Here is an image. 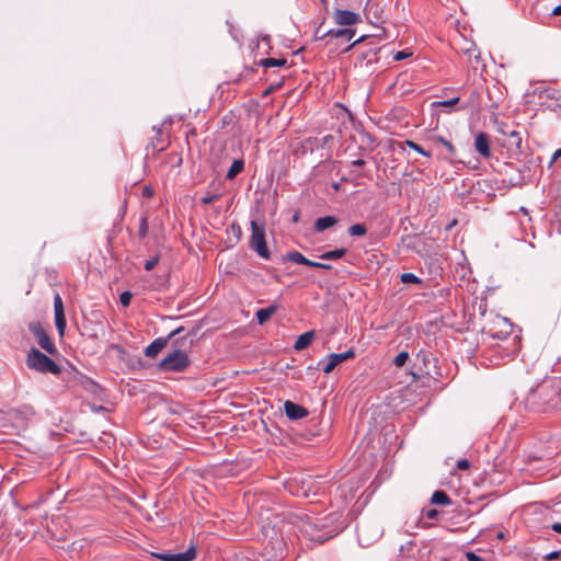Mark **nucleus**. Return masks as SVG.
Instances as JSON below:
<instances>
[{
    "instance_id": "nucleus-35",
    "label": "nucleus",
    "mask_w": 561,
    "mask_h": 561,
    "mask_svg": "<svg viewBox=\"0 0 561 561\" xmlns=\"http://www.w3.org/2000/svg\"><path fill=\"white\" fill-rule=\"evenodd\" d=\"M159 262V255H156L154 257L146 261L145 263V270L146 271H151L154 268V266L158 264Z\"/></svg>"
},
{
    "instance_id": "nucleus-58",
    "label": "nucleus",
    "mask_w": 561,
    "mask_h": 561,
    "mask_svg": "<svg viewBox=\"0 0 561 561\" xmlns=\"http://www.w3.org/2000/svg\"><path fill=\"white\" fill-rule=\"evenodd\" d=\"M277 87H279V84H277ZM275 88H276V85H272V87H271V90H273V89H275Z\"/></svg>"
},
{
    "instance_id": "nucleus-5",
    "label": "nucleus",
    "mask_w": 561,
    "mask_h": 561,
    "mask_svg": "<svg viewBox=\"0 0 561 561\" xmlns=\"http://www.w3.org/2000/svg\"><path fill=\"white\" fill-rule=\"evenodd\" d=\"M497 131L502 135L501 142L508 151L517 153L522 151L523 138L516 129L505 123H501Z\"/></svg>"
},
{
    "instance_id": "nucleus-54",
    "label": "nucleus",
    "mask_w": 561,
    "mask_h": 561,
    "mask_svg": "<svg viewBox=\"0 0 561 561\" xmlns=\"http://www.w3.org/2000/svg\"><path fill=\"white\" fill-rule=\"evenodd\" d=\"M244 72H245V75L248 76V75H250V73H252V72H253V69H251V68H245V69H244Z\"/></svg>"
},
{
    "instance_id": "nucleus-33",
    "label": "nucleus",
    "mask_w": 561,
    "mask_h": 561,
    "mask_svg": "<svg viewBox=\"0 0 561 561\" xmlns=\"http://www.w3.org/2000/svg\"><path fill=\"white\" fill-rule=\"evenodd\" d=\"M219 197H220V194H206L205 196H203L201 198V203L204 205H208V204H211L215 201H217Z\"/></svg>"
},
{
    "instance_id": "nucleus-34",
    "label": "nucleus",
    "mask_w": 561,
    "mask_h": 561,
    "mask_svg": "<svg viewBox=\"0 0 561 561\" xmlns=\"http://www.w3.org/2000/svg\"><path fill=\"white\" fill-rule=\"evenodd\" d=\"M131 297L133 295L130 291H124L119 296V301L124 307H128L130 305Z\"/></svg>"
},
{
    "instance_id": "nucleus-40",
    "label": "nucleus",
    "mask_w": 561,
    "mask_h": 561,
    "mask_svg": "<svg viewBox=\"0 0 561 561\" xmlns=\"http://www.w3.org/2000/svg\"><path fill=\"white\" fill-rule=\"evenodd\" d=\"M561 551H551L545 556V560L552 561L560 557Z\"/></svg>"
},
{
    "instance_id": "nucleus-1",
    "label": "nucleus",
    "mask_w": 561,
    "mask_h": 561,
    "mask_svg": "<svg viewBox=\"0 0 561 561\" xmlns=\"http://www.w3.org/2000/svg\"><path fill=\"white\" fill-rule=\"evenodd\" d=\"M558 404L553 379L548 378L533 387L524 401L525 409L536 414L551 413Z\"/></svg>"
},
{
    "instance_id": "nucleus-30",
    "label": "nucleus",
    "mask_w": 561,
    "mask_h": 561,
    "mask_svg": "<svg viewBox=\"0 0 561 561\" xmlns=\"http://www.w3.org/2000/svg\"><path fill=\"white\" fill-rule=\"evenodd\" d=\"M333 139H334V137H333L332 135H327V136H324V137H323V138H321V139H318V138H313V139H312V138H309V139H308V141H309L310 144H314L317 147H321V148H323V147L328 146L330 142H332V141H333Z\"/></svg>"
},
{
    "instance_id": "nucleus-47",
    "label": "nucleus",
    "mask_w": 561,
    "mask_h": 561,
    "mask_svg": "<svg viewBox=\"0 0 561 561\" xmlns=\"http://www.w3.org/2000/svg\"><path fill=\"white\" fill-rule=\"evenodd\" d=\"M552 379H553V388L557 391V398H558L559 396H561V386H558L556 378H552Z\"/></svg>"
},
{
    "instance_id": "nucleus-10",
    "label": "nucleus",
    "mask_w": 561,
    "mask_h": 561,
    "mask_svg": "<svg viewBox=\"0 0 561 561\" xmlns=\"http://www.w3.org/2000/svg\"><path fill=\"white\" fill-rule=\"evenodd\" d=\"M355 356V352L353 350H348L344 353H332L328 357V363L323 366L322 370L324 374H330L334 370V368L341 363L351 359Z\"/></svg>"
},
{
    "instance_id": "nucleus-18",
    "label": "nucleus",
    "mask_w": 561,
    "mask_h": 561,
    "mask_svg": "<svg viewBox=\"0 0 561 561\" xmlns=\"http://www.w3.org/2000/svg\"><path fill=\"white\" fill-rule=\"evenodd\" d=\"M278 306L271 305L267 308H262L256 311V319L260 324H264L270 320V318L276 312Z\"/></svg>"
},
{
    "instance_id": "nucleus-15",
    "label": "nucleus",
    "mask_w": 561,
    "mask_h": 561,
    "mask_svg": "<svg viewBox=\"0 0 561 561\" xmlns=\"http://www.w3.org/2000/svg\"><path fill=\"white\" fill-rule=\"evenodd\" d=\"M325 35L332 38H343L345 41H351L355 36V30L352 28H331L325 32Z\"/></svg>"
},
{
    "instance_id": "nucleus-24",
    "label": "nucleus",
    "mask_w": 561,
    "mask_h": 561,
    "mask_svg": "<svg viewBox=\"0 0 561 561\" xmlns=\"http://www.w3.org/2000/svg\"><path fill=\"white\" fill-rule=\"evenodd\" d=\"M11 414L14 419L21 417L22 420H27L31 415L34 414V411L31 407L23 405L19 409L12 410Z\"/></svg>"
},
{
    "instance_id": "nucleus-3",
    "label": "nucleus",
    "mask_w": 561,
    "mask_h": 561,
    "mask_svg": "<svg viewBox=\"0 0 561 561\" xmlns=\"http://www.w3.org/2000/svg\"><path fill=\"white\" fill-rule=\"evenodd\" d=\"M250 248L255 251L261 257L268 260L271 257L270 250L265 240V224H259L255 220L251 221V237L249 241Z\"/></svg>"
},
{
    "instance_id": "nucleus-36",
    "label": "nucleus",
    "mask_w": 561,
    "mask_h": 561,
    "mask_svg": "<svg viewBox=\"0 0 561 561\" xmlns=\"http://www.w3.org/2000/svg\"><path fill=\"white\" fill-rule=\"evenodd\" d=\"M458 101H459V98H454V99H450L447 101L435 102L434 105H436V106H453L456 103H458Z\"/></svg>"
},
{
    "instance_id": "nucleus-44",
    "label": "nucleus",
    "mask_w": 561,
    "mask_h": 561,
    "mask_svg": "<svg viewBox=\"0 0 561 561\" xmlns=\"http://www.w3.org/2000/svg\"><path fill=\"white\" fill-rule=\"evenodd\" d=\"M314 268L331 270L332 265L327 263L317 262Z\"/></svg>"
},
{
    "instance_id": "nucleus-26",
    "label": "nucleus",
    "mask_w": 561,
    "mask_h": 561,
    "mask_svg": "<svg viewBox=\"0 0 561 561\" xmlns=\"http://www.w3.org/2000/svg\"><path fill=\"white\" fill-rule=\"evenodd\" d=\"M347 232L351 237H362L366 234L367 227L365 224H355L348 228Z\"/></svg>"
},
{
    "instance_id": "nucleus-31",
    "label": "nucleus",
    "mask_w": 561,
    "mask_h": 561,
    "mask_svg": "<svg viewBox=\"0 0 561 561\" xmlns=\"http://www.w3.org/2000/svg\"><path fill=\"white\" fill-rule=\"evenodd\" d=\"M409 359V353L407 351L400 352L393 359V364L397 367H402Z\"/></svg>"
},
{
    "instance_id": "nucleus-45",
    "label": "nucleus",
    "mask_w": 561,
    "mask_h": 561,
    "mask_svg": "<svg viewBox=\"0 0 561 561\" xmlns=\"http://www.w3.org/2000/svg\"><path fill=\"white\" fill-rule=\"evenodd\" d=\"M142 195H144L145 197H151V196L153 195V191H152V188H150V187L146 186V187L144 188V191H142Z\"/></svg>"
},
{
    "instance_id": "nucleus-57",
    "label": "nucleus",
    "mask_w": 561,
    "mask_h": 561,
    "mask_svg": "<svg viewBox=\"0 0 561 561\" xmlns=\"http://www.w3.org/2000/svg\"><path fill=\"white\" fill-rule=\"evenodd\" d=\"M499 538H500V539H503V538H504V535H503L502 533H501V534H499Z\"/></svg>"
},
{
    "instance_id": "nucleus-16",
    "label": "nucleus",
    "mask_w": 561,
    "mask_h": 561,
    "mask_svg": "<svg viewBox=\"0 0 561 561\" xmlns=\"http://www.w3.org/2000/svg\"><path fill=\"white\" fill-rule=\"evenodd\" d=\"M287 260L293 263L306 265L309 267H314V265L317 263L316 261H311V260L307 259L304 254H301L298 251L288 252Z\"/></svg>"
},
{
    "instance_id": "nucleus-11",
    "label": "nucleus",
    "mask_w": 561,
    "mask_h": 561,
    "mask_svg": "<svg viewBox=\"0 0 561 561\" xmlns=\"http://www.w3.org/2000/svg\"><path fill=\"white\" fill-rule=\"evenodd\" d=\"M284 411H285L286 416L289 420H294V421L304 419L309 413L306 408H304L302 405H299L297 403H294L293 401H289V400L285 401Z\"/></svg>"
},
{
    "instance_id": "nucleus-51",
    "label": "nucleus",
    "mask_w": 561,
    "mask_h": 561,
    "mask_svg": "<svg viewBox=\"0 0 561 561\" xmlns=\"http://www.w3.org/2000/svg\"><path fill=\"white\" fill-rule=\"evenodd\" d=\"M552 14H553V15H561V5H557V7L553 9Z\"/></svg>"
},
{
    "instance_id": "nucleus-13",
    "label": "nucleus",
    "mask_w": 561,
    "mask_h": 561,
    "mask_svg": "<svg viewBox=\"0 0 561 561\" xmlns=\"http://www.w3.org/2000/svg\"><path fill=\"white\" fill-rule=\"evenodd\" d=\"M169 340L167 337H159L152 341L145 350V355L147 357H156L167 345Z\"/></svg>"
},
{
    "instance_id": "nucleus-39",
    "label": "nucleus",
    "mask_w": 561,
    "mask_h": 561,
    "mask_svg": "<svg viewBox=\"0 0 561 561\" xmlns=\"http://www.w3.org/2000/svg\"><path fill=\"white\" fill-rule=\"evenodd\" d=\"M366 38H368V36L366 35H363L360 36L359 38H357L354 43H352L350 46H347L344 51L347 53L350 51L353 47H355L356 45H358L359 43L364 42Z\"/></svg>"
},
{
    "instance_id": "nucleus-9",
    "label": "nucleus",
    "mask_w": 561,
    "mask_h": 561,
    "mask_svg": "<svg viewBox=\"0 0 561 561\" xmlns=\"http://www.w3.org/2000/svg\"><path fill=\"white\" fill-rule=\"evenodd\" d=\"M333 20L337 25L341 26H351L362 21L359 14L353 11L341 9H335L333 13Z\"/></svg>"
},
{
    "instance_id": "nucleus-7",
    "label": "nucleus",
    "mask_w": 561,
    "mask_h": 561,
    "mask_svg": "<svg viewBox=\"0 0 561 561\" xmlns=\"http://www.w3.org/2000/svg\"><path fill=\"white\" fill-rule=\"evenodd\" d=\"M152 556L162 561H192L196 558V549L190 547L186 551L180 553L153 552Z\"/></svg>"
},
{
    "instance_id": "nucleus-46",
    "label": "nucleus",
    "mask_w": 561,
    "mask_h": 561,
    "mask_svg": "<svg viewBox=\"0 0 561 561\" xmlns=\"http://www.w3.org/2000/svg\"><path fill=\"white\" fill-rule=\"evenodd\" d=\"M366 164V162L363 159H357L352 162V165L362 168Z\"/></svg>"
},
{
    "instance_id": "nucleus-8",
    "label": "nucleus",
    "mask_w": 561,
    "mask_h": 561,
    "mask_svg": "<svg viewBox=\"0 0 561 561\" xmlns=\"http://www.w3.org/2000/svg\"><path fill=\"white\" fill-rule=\"evenodd\" d=\"M54 312H55V324L60 336H64L66 330V317L64 310V302L59 294L54 297Z\"/></svg>"
},
{
    "instance_id": "nucleus-37",
    "label": "nucleus",
    "mask_w": 561,
    "mask_h": 561,
    "mask_svg": "<svg viewBox=\"0 0 561 561\" xmlns=\"http://www.w3.org/2000/svg\"><path fill=\"white\" fill-rule=\"evenodd\" d=\"M457 468H458L459 470H467V469H469V468H470V461H469V460H467V459H459V460L457 461Z\"/></svg>"
},
{
    "instance_id": "nucleus-50",
    "label": "nucleus",
    "mask_w": 561,
    "mask_h": 561,
    "mask_svg": "<svg viewBox=\"0 0 561 561\" xmlns=\"http://www.w3.org/2000/svg\"><path fill=\"white\" fill-rule=\"evenodd\" d=\"M559 158H561V148L553 153L552 162L558 160Z\"/></svg>"
},
{
    "instance_id": "nucleus-42",
    "label": "nucleus",
    "mask_w": 561,
    "mask_h": 561,
    "mask_svg": "<svg viewBox=\"0 0 561 561\" xmlns=\"http://www.w3.org/2000/svg\"><path fill=\"white\" fill-rule=\"evenodd\" d=\"M466 557L468 561H483V559L477 556L474 552H467Z\"/></svg>"
},
{
    "instance_id": "nucleus-53",
    "label": "nucleus",
    "mask_w": 561,
    "mask_h": 561,
    "mask_svg": "<svg viewBox=\"0 0 561 561\" xmlns=\"http://www.w3.org/2000/svg\"><path fill=\"white\" fill-rule=\"evenodd\" d=\"M299 220V213H296L294 216H293V221L294 222H297Z\"/></svg>"
},
{
    "instance_id": "nucleus-41",
    "label": "nucleus",
    "mask_w": 561,
    "mask_h": 561,
    "mask_svg": "<svg viewBox=\"0 0 561 561\" xmlns=\"http://www.w3.org/2000/svg\"><path fill=\"white\" fill-rule=\"evenodd\" d=\"M425 516L428 518V519H435L437 516H438V511L435 510V508H431L428 511L425 512Z\"/></svg>"
},
{
    "instance_id": "nucleus-27",
    "label": "nucleus",
    "mask_w": 561,
    "mask_h": 561,
    "mask_svg": "<svg viewBox=\"0 0 561 561\" xmlns=\"http://www.w3.org/2000/svg\"><path fill=\"white\" fill-rule=\"evenodd\" d=\"M400 280L403 284L423 285V279L413 273H403L400 275Z\"/></svg>"
},
{
    "instance_id": "nucleus-23",
    "label": "nucleus",
    "mask_w": 561,
    "mask_h": 561,
    "mask_svg": "<svg viewBox=\"0 0 561 561\" xmlns=\"http://www.w3.org/2000/svg\"><path fill=\"white\" fill-rule=\"evenodd\" d=\"M227 234L229 236V238L233 237L234 243L239 242L242 237L241 226L236 221L231 222L227 228Z\"/></svg>"
},
{
    "instance_id": "nucleus-28",
    "label": "nucleus",
    "mask_w": 561,
    "mask_h": 561,
    "mask_svg": "<svg viewBox=\"0 0 561 561\" xmlns=\"http://www.w3.org/2000/svg\"><path fill=\"white\" fill-rule=\"evenodd\" d=\"M148 231H149L148 217L146 215H142L139 219V229H138L139 238L145 239L148 236Z\"/></svg>"
},
{
    "instance_id": "nucleus-6",
    "label": "nucleus",
    "mask_w": 561,
    "mask_h": 561,
    "mask_svg": "<svg viewBox=\"0 0 561 561\" xmlns=\"http://www.w3.org/2000/svg\"><path fill=\"white\" fill-rule=\"evenodd\" d=\"M28 330L36 337L37 344L45 350L48 354L55 355L57 354V347L54 342L50 340L46 330L39 321H33L28 323Z\"/></svg>"
},
{
    "instance_id": "nucleus-32",
    "label": "nucleus",
    "mask_w": 561,
    "mask_h": 561,
    "mask_svg": "<svg viewBox=\"0 0 561 561\" xmlns=\"http://www.w3.org/2000/svg\"><path fill=\"white\" fill-rule=\"evenodd\" d=\"M405 144L412 148L413 150H415L416 152L425 156V157H431V153L426 150H424L420 145H417L416 142L412 141V140H407Z\"/></svg>"
},
{
    "instance_id": "nucleus-14",
    "label": "nucleus",
    "mask_w": 561,
    "mask_h": 561,
    "mask_svg": "<svg viewBox=\"0 0 561 561\" xmlns=\"http://www.w3.org/2000/svg\"><path fill=\"white\" fill-rule=\"evenodd\" d=\"M339 222V219L335 216H324L316 219L314 221V231L323 232L324 230L335 226Z\"/></svg>"
},
{
    "instance_id": "nucleus-2",
    "label": "nucleus",
    "mask_w": 561,
    "mask_h": 561,
    "mask_svg": "<svg viewBox=\"0 0 561 561\" xmlns=\"http://www.w3.org/2000/svg\"><path fill=\"white\" fill-rule=\"evenodd\" d=\"M26 365L30 369L46 374L60 375L61 367L46 354L32 347L26 356Z\"/></svg>"
},
{
    "instance_id": "nucleus-17",
    "label": "nucleus",
    "mask_w": 561,
    "mask_h": 561,
    "mask_svg": "<svg viewBox=\"0 0 561 561\" xmlns=\"http://www.w3.org/2000/svg\"><path fill=\"white\" fill-rule=\"evenodd\" d=\"M313 337H314L313 331H308V332L302 333L301 335L298 336L297 341L295 342L294 348L296 351H301V350L307 348L311 344Z\"/></svg>"
},
{
    "instance_id": "nucleus-43",
    "label": "nucleus",
    "mask_w": 561,
    "mask_h": 561,
    "mask_svg": "<svg viewBox=\"0 0 561 561\" xmlns=\"http://www.w3.org/2000/svg\"><path fill=\"white\" fill-rule=\"evenodd\" d=\"M313 36H314V39H316V41H322V39H324L325 37H329V35H325V32H324V33H321V32H320V27H318V28L316 30V32H314V35H313Z\"/></svg>"
},
{
    "instance_id": "nucleus-25",
    "label": "nucleus",
    "mask_w": 561,
    "mask_h": 561,
    "mask_svg": "<svg viewBox=\"0 0 561 561\" xmlns=\"http://www.w3.org/2000/svg\"><path fill=\"white\" fill-rule=\"evenodd\" d=\"M380 49L377 47H369L365 51L360 53L358 58L367 60L368 64L377 61V54Z\"/></svg>"
},
{
    "instance_id": "nucleus-59",
    "label": "nucleus",
    "mask_w": 561,
    "mask_h": 561,
    "mask_svg": "<svg viewBox=\"0 0 561 561\" xmlns=\"http://www.w3.org/2000/svg\"><path fill=\"white\" fill-rule=\"evenodd\" d=\"M559 116L561 117V106H560V113H559Z\"/></svg>"
},
{
    "instance_id": "nucleus-22",
    "label": "nucleus",
    "mask_w": 561,
    "mask_h": 561,
    "mask_svg": "<svg viewBox=\"0 0 561 561\" xmlns=\"http://www.w3.org/2000/svg\"><path fill=\"white\" fill-rule=\"evenodd\" d=\"M347 250L345 248L334 249L331 251H327L322 253L319 257L321 260H339L346 254Z\"/></svg>"
},
{
    "instance_id": "nucleus-21",
    "label": "nucleus",
    "mask_w": 561,
    "mask_h": 561,
    "mask_svg": "<svg viewBox=\"0 0 561 561\" xmlns=\"http://www.w3.org/2000/svg\"><path fill=\"white\" fill-rule=\"evenodd\" d=\"M287 64V60L285 58H264L261 59L257 65L264 68H271V67H283Z\"/></svg>"
},
{
    "instance_id": "nucleus-48",
    "label": "nucleus",
    "mask_w": 561,
    "mask_h": 561,
    "mask_svg": "<svg viewBox=\"0 0 561 561\" xmlns=\"http://www.w3.org/2000/svg\"><path fill=\"white\" fill-rule=\"evenodd\" d=\"M551 529L558 534H561V523H554L552 526H551Z\"/></svg>"
},
{
    "instance_id": "nucleus-56",
    "label": "nucleus",
    "mask_w": 561,
    "mask_h": 561,
    "mask_svg": "<svg viewBox=\"0 0 561 561\" xmlns=\"http://www.w3.org/2000/svg\"><path fill=\"white\" fill-rule=\"evenodd\" d=\"M332 186H333V188H334L335 191H339V190H340V184H339V183H334Z\"/></svg>"
},
{
    "instance_id": "nucleus-4",
    "label": "nucleus",
    "mask_w": 561,
    "mask_h": 561,
    "mask_svg": "<svg viewBox=\"0 0 561 561\" xmlns=\"http://www.w3.org/2000/svg\"><path fill=\"white\" fill-rule=\"evenodd\" d=\"M191 364V360L185 351L174 350L165 356L158 365L162 371H184Z\"/></svg>"
},
{
    "instance_id": "nucleus-55",
    "label": "nucleus",
    "mask_w": 561,
    "mask_h": 561,
    "mask_svg": "<svg viewBox=\"0 0 561 561\" xmlns=\"http://www.w3.org/2000/svg\"><path fill=\"white\" fill-rule=\"evenodd\" d=\"M320 1L324 5V9L328 10V0H320Z\"/></svg>"
},
{
    "instance_id": "nucleus-20",
    "label": "nucleus",
    "mask_w": 561,
    "mask_h": 561,
    "mask_svg": "<svg viewBox=\"0 0 561 561\" xmlns=\"http://www.w3.org/2000/svg\"><path fill=\"white\" fill-rule=\"evenodd\" d=\"M244 169V161L242 159H236L233 160L232 164L230 165L226 178L228 180L234 179L242 170Z\"/></svg>"
},
{
    "instance_id": "nucleus-12",
    "label": "nucleus",
    "mask_w": 561,
    "mask_h": 561,
    "mask_svg": "<svg viewBox=\"0 0 561 561\" xmlns=\"http://www.w3.org/2000/svg\"><path fill=\"white\" fill-rule=\"evenodd\" d=\"M474 149L483 158L491 157L490 138L485 133H479L474 138Z\"/></svg>"
},
{
    "instance_id": "nucleus-52",
    "label": "nucleus",
    "mask_w": 561,
    "mask_h": 561,
    "mask_svg": "<svg viewBox=\"0 0 561 561\" xmlns=\"http://www.w3.org/2000/svg\"><path fill=\"white\" fill-rule=\"evenodd\" d=\"M192 335H195V330L188 332L185 336L181 337L180 340L185 341L187 336H192Z\"/></svg>"
},
{
    "instance_id": "nucleus-38",
    "label": "nucleus",
    "mask_w": 561,
    "mask_h": 561,
    "mask_svg": "<svg viewBox=\"0 0 561 561\" xmlns=\"http://www.w3.org/2000/svg\"><path fill=\"white\" fill-rule=\"evenodd\" d=\"M184 331H185L184 327H179L178 329L170 332L169 335L167 336V339L170 341L172 337L182 334Z\"/></svg>"
},
{
    "instance_id": "nucleus-49",
    "label": "nucleus",
    "mask_w": 561,
    "mask_h": 561,
    "mask_svg": "<svg viewBox=\"0 0 561 561\" xmlns=\"http://www.w3.org/2000/svg\"><path fill=\"white\" fill-rule=\"evenodd\" d=\"M408 55L404 53V51H399L397 53L394 59L396 60H402L403 58H405Z\"/></svg>"
},
{
    "instance_id": "nucleus-29",
    "label": "nucleus",
    "mask_w": 561,
    "mask_h": 561,
    "mask_svg": "<svg viewBox=\"0 0 561 561\" xmlns=\"http://www.w3.org/2000/svg\"><path fill=\"white\" fill-rule=\"evenodd\" d=\"M433 140L435 142H438V144H442L447 150L448 152L450 153V156H454L456 153V148L455 146L447 139H445L444 137L442 136H435L433 138Z\"/></svg>"
},
{
    "instance_id": "nucleus-19",
    "label": "nucleus",
    "mask_w": 561,
    "mask_h": 561,
    "mask_svg": "<svg viewBox=\"0 0 561 561\" xmlns=\"http://www.w3.org/2000/svg\"><path fill=\"white\" fill-rule=\"evenodd\" d=\"M431 503L435 505H450L451 499L445 491L437 490L433 493Z\"/></svg>"
}]
</instances>
